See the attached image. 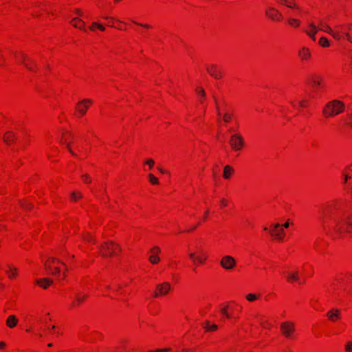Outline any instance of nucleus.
Instances as JSON below:
<instances>
[{
	"label": "nucleus",
	"mask_w": 352,
	"mask_h": 352,
	"mask_svg": "<svg viewBox=\"0 0 352 352\" xmlns=\"http://www.w3.org/2000/svg\"><path fill=\"white\" fill-rule=\"evenodd\" d=\"M221 116L225 122H229L233 118V115L230 113H226L223 115H222Z\"/></svg>",
	"instance_id": "31"
},
{
	"label": "nucleus",
	"mask_w": 352,
	"mask_h": 352,
	"mask_svg": "<svg viewBox=\"0 0 352 352\" xmlns=\"http://www.w3.org/2000/svg\"><path fill=\"white\" fill-rule=\"evenodd\" d=\"M158 170L160 171V173H166V171L164 170H163L162 168H158Z\"/></svg>",
	"instance_id": "59"
},
{
	"label": "nucleus",
	"mask_w": 352,
	"mask_h": 352,
	"mask_svg": "<svg viewBox=\"0 0 352 352\" xmlns=\"http://www.w3.org/2000/svg\"><path fill=\"white\" fill-rule=\"evenodd\" d=\"M65 144H66L67 148H68V150L70 152V153L72 155L76 156V155L72 151V150L71 148L70 143H65Z\"/></svg>",
	"instance_id": "46"
},
{
	"label": "nucleus",
	"mask_w": 352,
	"mask_h": 352,
	"mask_svg": "<svg viewBox=\"0 0 352 352\" xmlns=\"http://www.w3.org/2000/svg\"><path fill=\"white\" fill-rule=\"evenodd\" d=\"M82 239L88 242H91L93 243H95L96 241V239L93 236H91L89 234H87L86 235L82 236Z\"/></svg>",
	"instance_id": "32"
},
{
	"label": "nucleus",
	"mask_w": 352,
	"mask_h": 352,
	"mask_svg": "<svg viewBox=\"0 0 352 352\" xmlns=\"http://www.w3.org/2000/svg\"><path fill=\"white\" fill-rule=\"evenodd\" d=\"M221 265L226 270H232L236 265L235 259L231 256H224L221 261Z\"/></svg>",
	"instance_id": "7"
},
{
	"label": "nucleus",
	"mask_w": 352,
	"mask_h": 352,
	"mask_svg": "<svg viewBox=\"0 0 352 352\" xmlns=\"http://www.w3.org/2000/svg\"><path fill=\"white\" fill-rule=\"evenodd\" d=\"M221 204L222 206H226L227 202H226V201L225 199H222L221 201Z\"/></svg>",
	"instance_id": "54"
},
{
	"label": "nucleus",
	"mask_w": 352,
	"mask_h": 352,
	"mask_svg": "<svg viewBox=\"0 0 352 352\" xmlns=\"http://www.w3.org/2000/svg\"><path fill=\"white\" fill-rule=\"evenodd\" d=\"M265 14L272 20L280 21L282 19V14L279 11L273 8L270 7L265 10Z\"/></svg>",
	"instance_id": "9"
},
{
	"label": "nucleus",
	"mask_w": 352,
	"mask_h": 352,
	"mask_svg": "<svg viewBox=\"0 0 352 352\" xmlns=\"http://www.w3.org/2000/svg\"><path fill=\"white\" fill-rule=\"evenodd\" d=\"M92 101L89 99H85L77 104V109L78 112L82 115H85L87 109H88V103L91 104Z\"/></svg>",
	"instance_id": "12"
},
{
	"label": "nucleus",
	"mask_w": 352,
	"mask_h": 352,
	"mask_svg": "<svg viewBox=\"0 0 352 352\" xmlns=\"http://www.w3.org/2000/svg\"><path fill=\"white\" fill-rule=\"evenodd\" d=\"M319 44L322 47H329L330 45L329 40L326 37H321Z\"/></svg>",
	"instance_id": "30"
},
{
	"label": "nucleus",
	"mask_w": 352,
	"mask_h": 352,
	"mask_svg": "<svg viewBox=\"0 0 352 352\" xmlns=\"http://www.w3.org/2000/svg\"><path fill=\"white\" fill-rule=\"evenodd\" d=\"M6 346V343L3 342H0V349L3 348Z\"/></svg>",
	"instance_id": "56"
},
{
	"label": "nucleus",
	"mask_w": 352,
	"mask_h": 352,
	"mask_svg": "<svg viewBox=\"0 0 352 352\" xmlns=\"http://www.w3.org/2000/svg\"><path fill=\"white\" fill-rule=\"evenodd\" d=\"M72 22H78V23H73V25L75 28H80V29H84V24H85V23L82 20H80V19L74 18V19H73Z\"/></svg>",
	"instance_id": "26"
},
{
	"label": "nucleus",
	"mask_w": 352,
	"mask_h": 352,
	"mask_svg": "<svg viewBox=\"0 0 352 352\" xmlns=\"http://www.w3.org/2000/svg\"><path fill=\"white\" fill-rule=\"evenodd\" d=\"M343 33H344V34L345 37L346 38V39H347L349 41H350L351 43H352V38H351V36H350V34H349V32H343Z\"/></svg>",
	"instance_id": "45"
},
{
	"label": "nucleus",
	"mask_w": 352,
	"mask_h": 352,
	"mask_svg": "<svg viewBox=\"0 0 352 352\" xmlns=\"http://www.w3.org/2000/svg\"><path fill=\"white\" fill-rule=\"evenodd\" d=\"M20 61L21 62V63L30 71H32V72H34L35 69L34 68L32 67V66H30L28 65V63H27V61H30V62H32V59L29 58L27 55H25V54L22 53L21 54V58L19 59Z\"/></svg>",
	"instance_id": "16"
},
{
	"label": "nucleus",
	"mask_w": 352,
	"mask_h": 352,
	"mask_svg": "<svg viewBox=\"0 0 352 352\" xmlns=\"http://www.w3.org/2000/svg\"><path fill=\"white\" fill-rule=\"evenodd\" d=\"M309 27L311 28V30L309 31V30H305V32L307 33V35H309L313 40H315L316 39V34L317 33V32L319 30V28H317L314 23H309Z\"/></svg>",
	"instance_id": "21"
},
{
	"label": "nucleus",
	"mask_w": 352,
	"mask_h": 352,
	"mask_svg": "<svg viewBox=\"0 0 352 352\" xmlns=\"http://www.w3.org/2000/svg\"><path fill=\"white\" fill-rule=\"evenodd\" d=\"M311 83L314 87H319L321 85V82L320 80H317L316 79H314L311 80Z\"/></svg>",
	"instance_id": "42"
},
{
	"label": "nucleus",
	"mask_w": 352,
	"mask_h": 352,
	"mask_svg": "<svg viewBox=\"0 0 352 352\" xmlns=\"http://www.w3.org/2000/svg\"><path fill=\"white\" fill-rule=\"evenodd\" d=\"M71 197L74 201H76L77 199L81 198L82 197V195L80 192H73L71 194Z\"/></svg>",
	"instance_id": "34"
},
{
	"label": "nucleus",
	"mask_w": 352,
	"mask_h": 352,
	"mask_svg": "<svg viewBox=\"0 0 352 352\" xmlns=\"http://www.w3.org/2000/svg\"><path fill=\"white\" fill-rule=\"evenodd\" d=\"M230 144L231 148L234 151H239L243 146V140L241 135L235 133L231 135Z\"/></svg>",
	"instance_id": "4"
},
{
	"label": "nucleus",
	"mask_w": 352,
	"mask_h": 352,
	"mask_svg": "<svg viewBox=\"0 0 352 352\" xmlns=\"http://www.w3.org/2000/svg\"><path fill=\"white\" fill-rule=\"evenodd\" d=\"M135 23L139 25L140 26H142V27H144V28H150V26L148 25H146V24H142V23H138L137 22H135Z\"/></svg>",
	"instance_id": "51"
},
{
	"label": "nucleus",
	"mask_w": 352,
	"mask_h": 352,
	"mask_svg": "<svg viewBox=\"0 0 352 352\" xmlns=\"http://www.w3.org/2000/svg\"><path fill=\"white\" fill-rule=\"evenodd\" d=\"M9 270L6 271V273L9 275L10 278L14 276L16 274L17 269L11 265H8Z\"/></svg>",
	"instance_id": "28"
},
{
	"label": "nucleus",
	"mask_w": 352,
	"mask_h": 352,
	"mask_svg": "<svg viewBox=\"0 0 352 352\" xmlns=\"http://www.w3.org/2000/svg\"><path fill=\"white\" fill-rule=\"evenodd\" d=\"M82 178L83 179V181L85 182V183H90L91 182V179L89 177V175L87 174H84L82 175Z\"/></svg>",
	"instance_id": "37"
},
{
	"label": "nucleus",
	"mask_w": 352,
	"mask_h": 352,
	"mask_svg": "<svg viewBox=\"0 0 352 352\" xmlns=\"http://www.w3.org/2000/svg\"><path fill=\"white\" fill-rule=\"evenodd\" d=\"M206 69L208 74L214 78H219L221 76V72L217 69L215 65L211 66H206Z\"/></svg>",
	"instance_id": "14"
},
{
	"label": "nucleus",
	"mask_w": 352,
	"mask_h": 352,
	"mask_svg": "<svg viewBox=\"0 0 352 352\" xmlns=\"http://www.w3.org/2000/svg\"><path fill=\"white\" fill-rule=\"evenodd\" d=\"M16 134L12 131H8L3 135V141L7 144H10L13 142L16 138Z\"/></svg>",
	"instance_id": "17"
},
{
	"label": "nucleus",
	"mask_w": 352,
	"mask_h": 352,
	"mask_svg": "<svg viewBox=\"0 0 352 352\" xmlns=\"http://www.w3.org/2000/svg\"><path fill=\"white\" fill-rule=\"evenodd\" d=\"M152 352H162V351H161L160 349H159L155 351H152Z\"/></svg>",
	"instance_id": "62"
},
{
	"label": "nucleus",
	"mask_w": 352,
	"mask_h": 352,
	"mask_svg": "<svg viewBox=\"0 0 352 352\" xmlns=\"http://www.w3.org/2000/svg\"><path fill=\"white\" fill-rule=\"evenodd\" d=\"M149 180L151 184H158V179L156 178L153 174L148 175Z\"/></svg>",
	"instance_id": "35"
},
{
	"label": "nucleus",
	"mask_w": 352,
	"mask_h": 352,
	"mask_svg": "<svg viewBox=\"0 0 352 352\" xmlns=\"http://www.w3.org/2000/svg\"><path fill=\"white\" fill-rule=\"evenodd\" d=\"M98 23H95V22H94V23H93L91 24V26L89 28H90V30H94L95 28H97V27H98Z\"/></svg>",
	"instance_id": "48"
},
{
	"label": "nucleus",
	"mask_w": 352,
	"mask_h": 352,
	"mask_svg": "<svg viewBox=\"0 0 352 352\" xmlns=\"http://www.w3.org/2000/svg\"><path fill=\"white\" fill-rule=\"evenodd\" d=\"M151 255L149 257V261L153 264H157L160 261L158 254L160 252V249L159 247L155 246L151 250Z\"/></svg>",
	"instance_id": "13"
},
{
	"label": "nucleus",
	"mask_w": 352,
	"mask_h": 352,
	"mask_svg": "<svg viewBox=\"0 0 352 352\" xmlns=\"http://www.w3.org/2000/svg\"><path fill=\"white\" fill-rule=\"evenodd\" d=\"M87 297V295H80L79 294H76V302H74L72 303V305L73 306H75V305H79L81 302H83V300L86 298Z\"/></svg>",
	"instance_id": "25"
},
{
	"label": "nucleus",
	"mask_w": 352,
	"mask_h": 352,
	"mask_svg": "<svg viewBox=\"0 0 352 352\" xmlns=\"http://www.w3.org/2000/svg\"><path fill=\"white\" fill-rule=\"evenodd\" d=\"M214 101H215V102H216V108H217V115H218L219 117H221L222 114H221V112H220L219 107V105H218V104H217V99H216V98H215L214 96Z\"/></svg>",
	"instance_id": "43"
},
{
	"label": "nucleus",
	"mask_w": 352,
	"mask_h": 352,
	"mask_svg": "<svg viewBox=\"0 0 352 352\" xmlns=\"http://www.w3.org/2000/svg\"><path fill=\"white\" fill-rule=\"evenodd\" d=\"M197 256H196L195 253L191 252V253L189 254V257L191 259H192L194 261H196Z\"/></svg>",
	"instance_id": "47"
},
{
	"label": "nucleus",
	"mask_w": 352,
	"mask_h": 352,
	"mask_svg": "<svg viewBox=\"0 0 352 352\" xmlns=\"http://www.w3.org/2000/svg\"><path fill=\"white\" fill-rule=\"evenodd\" d=\"M246 298L249 301H253V300L257 299L258 297L256 294H249L248 295H247Z\"/></svg>",
	"instance_id": "36"
},
{
	"label": "nucleus",
	"mask_w": 352,
	"mask_h": 352,
	"mask_svg": "<svg viewBox=\"0 0 352 352\" xmlns=\"http://www.w3.org/2000/svg\"><path fill=\"white\" fill-rule=\"evenodd\" d=\"M17 323H18V319L16 318V316H14V315L9 316L6 320V325L9 328L15 327L16 326Z\"/></svg>",
	"instance_id": "19"
},
{
	"label": "nucleus",
	"mask_w": 352,
	"mask_h": 352,
	"mask_svg": "<svg viewBox=\"0 0 352 352\" xmlns=\"http://www.w3.org/2000/svg\"><path fill=\"white\" fill-rule=\"evenodd\" d=\"M287 279L289 281L295 280L299 281L300 278L298 276V272H288L287 273Z\"/></svg>",
	"instance_id": "23"
},
{
	"label": "nucleus",
	"mask_w": 352,
	"mask_h": 352,
	"mask_svg": "<svg viewBox=\"0 0 352 352\" xmlns=\"http://www.w3.org/2000/svg\"><path fill=\"white\" fill-rule=\"evenodd\" d=\"M116 249H117V250H119V251L122 250V248H120V246L118 244H116L114 243V250Z\"/></svg>",
	"instance_id": "50"
},
{
	"label": "nucleus",
	"mask_w": 352,
	"mask_h": 352,
	"mask_svg": "<svg viewBox=\"0 0 352 352\" xmlns=\"http://www.w3.org/2000/svg\"><path fill=\"white\" fill-rule=\"evenodd\" d=\"M289 222H288V221H287V222H286L285 223H284V224L283 225V226L285 228H289Z\"/></svg>",
	"instance_id": "55"
},
{
	"label": "nucleus",
	"mask_w": 352,
	"mask_h": 352,
	"mask_svg": "<svg viewBox=\"0 0 352 352\" xmlns=\"http://www.w3.org/2000/svg\"><path fill=\"white\" fill-rule=\"evenodd\" d=\"M100 253L103 256H111L115 254L114 243L113 241H106L99 247Z\"/></svg>",
	"instance_id": "5"
},
{
	"label": "nucleus",
	"mask_w": 352,
	"mask_h": 352,
	"mask_svg": "<svg viewBox=\"0 0 352 352\" xmlns=\"http://www.w3.org/2000/svg\"><path fill=\"white\" fill-rule=\"evenodd\" d=\"M22 206L25 209H31L33 208V205L30 203L21 204Z\"/></svg>",
	"instance_id": "41"
},
{
	"label": "nucleus",
	"mask_w": 352,
	"mask_h": 352,
	"mask_svg": "<svg viewBox=\"0 0 352 352\" xmlns=\"http://www.w3.org/2000/svg\"><path fill=\"white\" fill-rule=\"evenodd\" d=\"M348 118H349V119L350 120H351V122H352V115H351V114L348 115Z\"/></svg>",
	"instance_id": "63"
},
{
	"label": "nucleus",
	"mask_w": 352,
	"mask_h": 352,
	"mask_svg": "<svg viewBox=\"0 0 352 352\" xmlns=\"http://www.w3.org/2000/svg\"><path fill=\"white\" fill-rule=\"evenodd\" d=\"M327 317L331 322H336L341 318V310L338 308H332L327 313Z\"/></svg>",
	"instance_id": "10"
},
{
	"label": "nucleus",
	"mask_w": 352,
	"mask_h": 352,
	"mask_svg": "<svg viewBox=\"0 0 352 352\" xmlns=\"http://www.w3.org/2000/svg\"><path fill=\"white\" fill-rule=\"evenodd\" d=\"M228 309V306L227 305V306H226L225 307H223V309H221V312L222 313V314H223L227 318H230V314L227 311Z\"/></svg>",
	"instance_id": "38"
},
{
	"label": "nucleus",
	"mask_w": 352,
	"mask_h": 352,
	"mask_svg": "<svg viewBox=\"0 0 352 352\" xmlns=\"http://www.w3.org/2000/svg\"><path fill=\"white\" fill-rule=\"evenodd\" d=\"M97 28L102 31H104L105 30L104 27L100 24H98Z\"/></svg>",
	"instance_id": "52"
},
{
	"label": "nucleus",
	"mask_w": 352,
	"mask_h": 352,
	"mask_svg": "<svg viewBox=\"0 0 352 352\" xmlns=\"http://www.w3.org/2000/svg\"><path fill=\"white\" fill-rule=\"evenodd\" d=\"M344 109L345 104L343 102L338 100H333L325 104L322 113L327 118L333 117L342 113Z\"/></svg>",
	"instance_id": "2"
},
{
	"label": "nucleus",
	"mask_w": 352,
	"mask_h": 352,
	"mask_svg": "<svg viewBox=\"0 0 352 352\" xmlns=\"http://www.w3.org/2000/svg\"><path fill=\"white\" fill-rule=\"evenodd\" d=\"M54 261H57L59 263H62L64 265V263H63L60 260L56 259L54 257H50L48 258V260L45 263V270L48 272V273L53 276H58L60 273V270L58 267H55L54 268L52 267V263Z\"/></svg>",
	"instance_id": "3"
},
{
	"label": "nucleus",
	"mask_w": 352,
	"mask_h": 352,
	"mask_svg": "<svg viewBox=\"0 0 352 352\" xmlns=\"http://www.w3.org/2000/svg\"><path fill=\"white\" fill-rule=\"evenodd\" d=\"M287 22L290 25L295 28L298 27L300 24V21L295 18H289Z\"/></svg>",
	"instance_id": "27"
},
{
	"label": "nucleus",
	"mask_w": 352,
	"mask_h": 352,
	"mask_svg": "<svg viewBox=\"0 0 352 352\" xmlns=\"http://www.w3.org/2000/svg\"><path fill=\"white\" fill-rule=\"evenodd\" d=\"M76 12L77 14H78L79 15H82V13H81L80 10H78V9H76Z\"/></svg>",
	"instance_id": "60"
},
{
	"label": "nucleus",
	"mask_w": 352,
	"mask_h": 352,
	"mask_svg": "<svg viewBox=\"0 0 352 352\" xmlns=\"http://www.w3.org/2000/svg\"><path fill=\"white\" fill-rule=\"evenodd\" d=\"M196 92L201 96V102H202L203 99L206 97V92L202 88H198L196 89Z\"/></svg>",
	"instance_id": "33"
},
{
	"label": "nucleus",
	"mask_w": 352,
	"mask_h": 352,
	"mask_svg": "<svg viewBox=\"0 0 352 352\" xmlns=\"http://www.w3.org/2000/svg\"><path fill=\"white\" fill-rule=\"evenodd\" d=\"M280 329L283 334L287 338L292 337V335L295 331V327L294 323L291 322H284L280 324Z\"/></svg>",
	"instance_id": "6"
},
{
	"label": "nucleus",
	"mask_w": 352,
	"mask_h": 352,
	"mask_svg": "<svg viewBox=\"0 0 352 352\" xmlns=\"http://www.w3.org/2000/svg\"><path fill=\"white\" fill-rule=\"evenodd\" d=\"M320 28H319V30H321L329 34L331 36H332L336 40L341 39V35H340V32L333 31L329 25H327L324 23L320 22Z\"/></svg>",
	"instance_id": "8"
},
{
	"label": "nucleus",
	"mask_w": 352,
	"mask_h": 352,
	"mask_svg": "<svg viewBox=\"0 0 352 352\" xmlns=\"http://www.w3.org/2000/svg\"><path fill=\"white\" fill-rule=\"evenodd\" d=\"M345 350L347 352H352V342H349L345 346Z\"/></svg>",
	"instance_id": "39"
},
{
	"label": "nucleus",
	"mask_w": 352,
	"mask_h": 352,
	"mask_svg": "<svg viewBox=\"0 0 352 352\" xmlns=\"http://www.w3.org/2000/svg\"><path fill=\"white\" fill-rule=\"evenodd\" d=\"M206 258V255H204L203 256H197L196 261L199 262V263H203Z\"/></svg>",
	"instance_id": "40"
},
{
	"label": "nucleus",
	"mask_w": 352,
	"mask_h": 352,
	"mask_svg": "<svg viewBox=\"0 0 352 352\" xmlns=\"http://www.w3.org/2000/svg\"><path fill=\"white\" fill-rule=\"evenodd\" d=\"M234 172V169L229 165L224 167L223 170V177L225 179H229L230 175Z\"/></svg>",
	"instance_id": "22"
},
{
	"label": "nucleus",
	"mask_w": 352,
	"mask_h": 352,
	"mask_svg": "<svg viewBox=\"0 0 352 352\" xmlns=\"http://www.w3.org/2000/svg\"><path fill=\"white\" fill-rule=\"evenodd\" d=\"M154 163V161L151 159H149L146 162V164L149 166L150 168H151L153 166Z\"/></svg>",
	"instance_id": "44"
},
{
	"label": "nucleus",
	"mask_w": 352,
	"mask_h": 352,
	"mask_svg": "<svg viewBox=\"0 0 352 352\" xmlns=\"http://www.w3.org/2000/svg\"><path fill=\"white\" fill-rule=\"evenodd\" d=\"M274 232H272L271 234L278 240H283L285 236V231L280 228L279 223H274L272 225Z\"/></svg>",
	"instance_id": "11"
},
{
	"label": "nucleus",
	"mask_w": 352,
	"mask_h": 352,
	"mask_svg": "<svg viewBox=\"0 0 352 352\" xmlns=\"http://www.w3.org/2000/svg\"><path fill=\"white\" fill-rule=\"evenodd\" d=\"M305 103H306L305 101H300V107H305Z\"/></svg>",
	"instance_id": "57"
},
{
	"label": "nucleus",
	"mask_w": 352,
	"mask_h": 352,
	"mask_svg": "<svg viewBox=\"0 0 352 352\" xmlns=\"http://www.w3.org/2000/svg\"><path fill=\"white\" fill-rule=\"evenodd\" d=\"M217 324L210 325L208 321L206 322V326L204 327L206 331H215L217 329Z\"/></svg>",
	"instance_id": "29"
},
{
	"label": "nucleus",
	"mask_w": 352,
	"mask_h": 352,
	"mask_svg": "<svg viewBox=\"0 0 352 352\" xmlns=\"http://www.w3.org/2000/svg\"><path fill=\"white\" fill-rule=\"evenodd\" d=\"M160 293L158 292V291H157V292H155V294H154V296H155V297H157V296H160Z\"/></svg>",
	"instance_id": "61"
},
{
	"label": "nucleus",
	"mask_w": 352,
	"mask_h": 352,
	"mask_svg": "<svg viewBox=\"0 0 352 352\" xmlns=\"http://www.w3.org/2000/svg\"><path fill=\"white\" fill-rule=\"evenodd\" d=\"M280 3L289 8L300 10L299 6L295 3L294 0H279Z\"/></svg>",
	"instance_id": "20"
},
{
	"label": "nucleus",
	"mask_w": 352,
	"mask_h": 352,
	"mask_svg": "<svg viewBox=\"0 0 352 352\" xmlns=\"http://www.w3.org/2000/svg\"><path fill=\"white\" fill-rule=\"evenodd\" d=\"M324 232L327 234H330L331 231H333L338 236H342L344 234L350 232L352 228V215H344L342 217L336 218L333 221V226L322 225Z\"/></svg>",
	"instance_id": "1"
},
{
	"label": "nucleus",
	"mask_w": 352,
	"mask_h": 352,
	"mask_svg": "<svg viewBox=\"0 0 352 352\" xmlns=\"http://www.w3.org/2000/svg\"><path fill=\"white\" fill-rule=\"evenodd\" d=\"M160 350L162 351V352H168V351H170V349L165 348V349H160Z\"/></svg>",
	"instance_id": "53"
},
{
	"label": "nucleus",
	"mask_w": 352,
	"mask_h": 352,
	"mask_svg": "<svg viewBox=\"0 0 352 352\" xmlns=\"http://www.w3.org/2000/svg\"><path fill=\"white\" fill-rule=\"evenodd\" d=\"M156 288L160 295H166L168 293L171 287L168 283L164 282L162 284L157 285Z\"/></svg>",
	"instance_id": "15"
},
{
	"label": "nucleus",
	"mask_w": 352,
	"mask_h": 352,
	"mask_svg": "<svg viewBox=\"0 0 352 352\" xmlns=\"http://www.w3.org/2000/svg\"><path fill=\"white\" fill-rule=\"evenodd\" d=\"M351 177L349 175L345 174L344 175V183H345V184L347 183L348 179H350Z\"/></svg>",
	"instance_id": "49"
},
{
	"label": "nucleus",
	"mask_w": 352,
	"mask_h": 352,
	"mask_svg": "<svg viewBox=\"0 0 352 352\" xmlns=\"http://www.w3.org/2000/svg\"><path fill=\"white\" fill-rule=\"evenodd\" d=\"M36 283L44 289H46L49 285L53 283V280L49 278H44L41 279H37Z\"/></svg>",
	"instance_id": "18"
},
{
	"label": "nucleus",
	"mask_w": 352,
	"mask_h": 352,
	"mask_svg": "<svg viewBox=\"0 0 352 352\" xmlns=\"http://www.w3.org/2000/svg\"><path fill=\"white\" fill-rule=\"evenodd\" d=\"M27 63H28V65H29L30 66H32V65H31V64H32V63H34V61L32 60V62L27 61Z\"/></svg>",
	"instance_id": "64"
},
{
	"label": "nucleus",
	"mask_w": 352,
	"mask_h": 352,
	"mask_svg": "<svg viewBox=\"0 0 352 352\" xmlns=\"http://www.w3.org/2000/svg\"><path fill=\"white\" fill-rule=\"evenodd\" d=\"M299 56L304 60L307 59L310 56V53L308 49L303 47L299 52Z\"/></svg>",
	"instance_id": "24"
},
{
	"label": "nucleus",
	"mask_w": 352,
	"mask_h": 352,
	"mask_svg": "<svg viewBox=\"0 0 352 352\" xmlns=\"http://www.w3.org/2000/svg\"><path fill=\"white\" fill-rule=\"evenodd\" d=\"M346 124L350 126L351 128H352V122H346Z\"/></svg>",
	"instance_id": "58"
}]
</instances>
